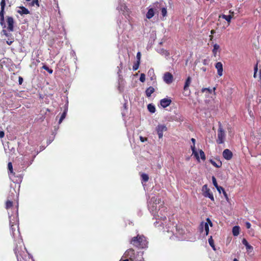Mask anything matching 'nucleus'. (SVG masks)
Segmentation results:
<instances>
[{
	"label": "nucleus",
	"mask_w": 261,
	"mask_h": 261,
	"mask_svg": "<svg viewBox=\"0 0 261 261\" xmlns=\"http://www.w3.org/2000/svg\"><path fill=\"white\" fill-rule=\"evenodd\" d=\"M31 6H34V5H36L38 7L39 6L38 0H33L31 3Z\"/></svg>",
	"instance_id": "obj_36"
},
{
	"label": "nucleus",
	"mask_w": 261,
	"mask_h": 261,
	"mask_svg": "<svg viewBox=\"0 0 261 261\" xmlns=\"http://www.w3.org/2000/svg\"><path fill=\"white\" fill-rule=\"evenodd\" d=\"M154 92V89L153 87L150 86L148 87L145 91L147 97H149Z\"/></svg>",
	"instance_id": "obj_20"
},
{
	"label": "nucleus",
	"mask_w": 261,
	"mask_h": 261,
	"mask_svg": "<svg viewBox=\"0 0 261 261\" xmlns=\"http://www.w3.org/2000/svg\"><path fill=\"white\" fill-rule=\"evenodd\" d=\"M67 110L65 109L64 110V111L63 112V113L62 114V115L60 117V118L59 119V124H60L62 122V121L64 119V118H65V117L66 116V114H67Z\"/></svg>",
	"instance_id": "obj_25"
},
{
	"label": "nucleus",
	"mask_w": 261,
	"mask_h": 261,
	"mask_svg": "<svg viewBox=\"0 0 261 261\" xmlns=\"http://www.w3.org/2000/svg\"><path fill=\"white\" fill-rule=\"evenodd\" d=\"M3 32H4V34L7 36V37H9V35L8 34V33L6 32V31L5 30H3Z\"/></svg>",
	"instance_id": "obj_49"
},
{
	"label": "nucleus",
	"mask_w": 261,
	"mask_h": 261,
	"mask_svg": "<svg viewBox=\"0 0 261 261\" xmlns=\"http://www.w3.org/2000/svg\"><path fill=\"white\" fill-rule=\"evenodd\" d=\"M167 128L165 125L159 124L156 127V130L160 139L163 136V132L167 131Z\"/></svg>",
	"instance_id": "obj_6"
},
{
	"label": "nucleus",
	"mask_w": 261,
	"mask_h": 261,
	"mask_svg": "<svg viewBox=\"0 0 261 261\" xmlns=\"http://www.w3.org/2000/svg\"><path fill=\"white\" fill-rule=\"evenodd\" d=\"M213 93H215V87H213Z\"/></svg>",
	"instance_id": "obj_54"
},
{
	"label": "nucleus",
	"mask_w": 261,
	"mask_h": 261,
	"mask_svg": "<svg viewBox=\"0 0 261 261\" xmlns=\"http://www.w3.org/2000/svg\"><path fill=\"white\" fill-rule=\"evenodd\" d=\"M126 253H127L128 254H131L132 255H134L135 250L133 249H129L126 251Z\"/></svg>",
	"instance_id": "obj_37"
},
{
	"label": "nucleus",
	"mask_w": 261,
	"mask_h": 261,
	"mask_svg": "<svg viewBox=\"0 0 261 261\" xmlns=\"http://www.w3.org/2000/svg\"><path fill=\"white\" fill-rule=\"evenodd\" d=\"M161 219L163 220H166V216L161 217Z\"/></svg>",
	"instance_id": "obj_51"
},
{
	"label": "nucleus",
	"mask_w": 261,
	"mask_h": 261,
	"mask_svg": "<svg viewBox=\"0 0 261 261\" xmlns=\"http://www.w3.org/2000/svg\"><path fill=\"white\" fill-rule=\"evenodd\" d=\"M15 247L14 249V253L16 256L17 261H22L26 256L25 248L23 243L22 239L16 240Z\"/></svg>",
	"instance_id": "obj_2"
},
{
	"label": "nucleus",
	"mask_w": 261,
	"mask_h": 261,
	"mask_svg": "<svg viewBox=\"0 0 261 261\" xmlns=\"http://www.w3.org/2000/svg\"><path fill=\"white\" fill-rule=\"evenodd\" d=\"M13 42H14L13 38H11V39L8 38V40L6 41V42L8 45H11Z\"/></svg>",
	"instance_id": "obj_40"
},
{
	"label": "nucleus",
	"mask_w": 261,
	"mask_h": 261,
	"mask_svg": "<svg viewBox=\"0 0 261 261\" xmlns=\"http://www.w3.org/2000/svg\"><path fill=\"white\" fill-rule=\"evenodd\" d=\"M213 166L216 167H220L222 166V163L219 162L218 163H216L215 162H213Z\"/></svg>",
	"instance_id": "obj_39"
},
{
	"label": "nucleus",
	"mask_w": 261,
	"mask_h": 261,
	"mask_svg": "<svg viewBox=\"0 0 261 261\" xmlns=\"http://www.w3.org/2000/svg\"><path fill=\"white\" fill-rule=\"evenodd\" d=\"M130 243L135 247L139 248H144L147 247V242L143 236L138 235L133 237L130 241Z\"/></svg>",
	"instance_id": "obj_3"
},
{
	"label": "nucleus",
	"mask_w": 261,
	"mask_h": 261,
	"mask_svg": "<svg viewBox=\"0 0 261 261\" xmlns=\"http://www.w3.org/2000/svg\"><path fill=\"white\" fill-rule=\"evenodd\" d=\"M13 206V202L11 200H8L6 202V208L9 209Z\"/></svg>",
	"instance_id": "obj_28"
},
{
	"label": "nucleus",
	"mask_w": 261,
	"mask_h": 261,
	"mask_svg": "<svg viewBox=\"0 0 261 261\" xmlns=\"http://www.w3.org/2000/svg\"><path fill=\"white\" fill-rule=\"evenodd\" d=\"M8 169L10 172V178L14 182H19L22 180V177L18 176L16 177L15 173L13 172V166L11 162H9L8 164Z\"/></svg>",
	"instance_id": "obj_4"
},
{
	"label": "nucleus",
	"mask_w": 261,
	"mask_h": 261,
	"mask_svg": "<svg viewBox=\"0 0 261 261\" xmlns=\"http://www.w3.org/2000/svg\"><path fill=\"white\" fill-rule=\"evenodd\" d=\"M213 34L215 33V31L214 30H213Z\"/></svg>",
	"instance_id": "obj_59"
},
{
	"label": "nucleus",
	"mask_w": 261,
	"mask_h": 261,
	"mask_svg": "<svg viewBox=\"0 0 261 261\" xmlns=\"http://www.w3.org/2000/svg\"><path fill=\"white\" fill-rule=\"evenodd\" d=\"M140 140L142 142H144L147 140V138H144L142 136L140 137Z\"/></svg>",
	"instance_id": "obj_43"
},
{
	"label": "nucleus",
	"mask_w": 261,
	"mask_h": 261,
	"mask_svg": "<svg viewBox=\"0 0 261 261\" xmlns=\"http://www.w3.org/2000/svg\"><path fill=\"white\" fill-rule=\"evenodd\" d=\"M5 136V133L3 130H0V138H3Z\"/></svg>",
	"instance_id": "obj_46"
},
{
	"label": "nucleus",
	"mask_w": 261,
	"mask_h": 261,
	"mask_svg": "<svg viewBox=\"0 0 261 261\" xmlns=\"http://www.w3.org/2000/svg\"><path fill=\"white\" fill-rule=\"evenodd\" d=\"M213 186H214L216 188L217 191L219 192V193L220 194H221V192H222L223 194L224 195V196L225 197V198H227V195L226 192L225 191L224 189L222 187L218 186V185L217 182V181H216V179L214 176H213Z\"/></svg>",
	"instance_id": "obj_9"
},
{
	"label": "nucleus",
	"mask_w": 261,
	"mask_h": 261,
	"mask_svg": "<svg viewBox=\"0 0 261 261\" xmlns=\"http://www.w3.org/2000/svg\"><path fill=\"white\" fill-rule=\"evenodd\" d=\"M220 47L218 44H215L213 45V53H214V51H218V53H220Z\"/></svg>",
	"instance_id": "obj_29"
},
{
	"label": "nucleus",
	"mask_w": 261,
	"mask_h": 261,
	"mask_svg": "<svg viewBox=\"0 0 261 261\" xmlns=\"http://www.w3.org/2000/svg\"><path fill=\"white\" fill-rule=\"evenodd\" d=\"M246 227L249 229L251 227V224L248 222H246Z\"/></svg>",
	"instance_id": "obj_48"
},
{
	"label": "nucleus",
	"mask_w": 261,
	"mask_h": 261,
	"mask_svg": "<svg viewBox=\"0 0 261 261\" xmlns=\"http://www.w3.org/2000/svg\"><path fill=\"white\" fill-rule=\"evenodd\" d=\"M242 243L246 246V249L248 251H251L253 250V247L249 244L247 241L245 239L242 240Z\"/></svg>",
	"instance_id": "obj_18"
},
{
	"label": "nucleus",
	"mask_w": 261,
	"mask_h": 261,
	"mask_svg": "<svg viewBox=\"0 0 261 261\" xmlns=\"http://www.w3.org/2000/svg\"><path fill=\"white\" fill-rule=\"evenodd\" d=\"M201 92L203 94H204L205 96L206 97L209 96L210 95L212 94V90L210 89L209 88H202L201 89Z\"/></svg>",
	"instance_id": "obj_19"
},
{
	"label": "nucleus",
	"mask_w": 261,
	"mask_h": 261,
	"mask_svg": "<svg viewBox=\"0 0 261 261\" xmlns=\"http://www.w3.org/2000/svg\"><path fill=\"white\" fill-rule=\"evenodd\" d=\"M22 82H23V78L21 76H19V79H18L19 84V85L22 84Z\"/></svg>",
	"instance_id": "obj_45"
},
{
	"label": "nucleus",
	"mask_w": 261,
	"mask_h": 261,
	"mask_svg": "<svg viewBox=\"0 0 261 261\" xmlns=\"http://www.w3.org/2000/svg\"><path fill=\"white\" fill-rule=\"evenodd\" d=\"M17 12L21 15L30 14L29 10L23 6L20 7L19 10L17 11Z\"/></svg>",
	"instance_id": "obj_16"
},
{
	"label": "nucleus",
	"mask_w": 261,
	"mask_h": 261,
	"mask_svg": "<svg viewBox=\"0 0 261 261\" xmlns=\"http://www.w3.org/2000/svg\"><path fill=\"white\" fill-rule=\"evenodd\" d=\"M131 257H132V255H130V257H129V259H132Z\"/></svg>",
	"instance_id": "obj_58"
},
{
	"label": "nucleus",
	"mask_w": 261,
	"mask_h": 261,
	"mask_svg": "<svg viewBox=\"0 0 261 261\" xmlns=\"http://www.w3.org/2000/svg\"><path fill=\"white\" fill-rule=\"evenodd\" d=\"M240 232V227L238 226H235L232 228V233L234 236L239 235Z\"/></svg>",
	"instance_id": "obj_23"
},
{
	"label": "nucleus",
	"mask_w": 261,
	"mask_h": 261,
	"mask_svg": "<svg viewBox=\"0 0 261 261\" xmlns=\"http://www.w3.org/2000/svg\"><path fill=\"white\" fill-rule=\"evenodd\" d=\"M141 56V55L140 52L137 53V56H136L137 59V62H140Z\"/></svg>",
	"instance_id": "obj_41"
},
{
	"label": "nucleus",
	"mask_w": 261,
	"mask_h": 261,
	"mask_svg": "<svg viewBox=\"0 0 261 261\" xmlns=\"http://www.w3.org/2000/svg\"><path fill=\"white\" fill-rule=\"evenodd\" d=\"M42 68L44 69V70H46L50 74H51L53 72V70L49 68L46 65H43L42 66Z\"/></svg>",
	"instance_id": "obj_30"
},
{
	"label": "nucleus",
	"mask_w": 261,
	"mask_h": 261,
	"mask_svg": "<svg viewBox=\"0 0 261 261\" xmlns=\"http://www.w3.org/2000/svg\"><path fill=\"white\" fill-rule=\"evenodd\" d=\"M4 10H1L0 11V24L4 28L6 27L4 20Z\"/></svg>",
	"instance_id": "obj_17"
},
{
	"label": "nucleus",
	"mask_w": 261,
	"mask_h": 261,
	"mask_svg": "<svg viewBox=\"0 0 261 261\" xmlns=\"http://www.w3.org/2000/svg\"><path fill=\"white\" fill-rule=\"evenodd\" d=\"M208 243L212 247V236H211L208 239Z\"/></svg>",
	"instance_id": "obj_44"
},
{
	"label": "nucleus",
	"mask_w": 261,
	"mask_h": 261,
	"mask_svg": "<svg viewBox=\"0 0 261 261\" xmlns=\"http://www.w3.org/2000/svg\"><path fill=\"white\" fill-rule=\"evenodd\" d=\"M141 176V178H142V181L143 182H146L148 181V180L149 179V176L147 174L142 173Z\"/></svg>",
	"instance_id": "obj_26"
},
{
	"label": "nucleus",
	"mask_w": 261,
	"mask_h": 261,
	"mask_svg": "<svg viewBox=\"0 0 261 261\" xmlns=\"http://www.w3.org/2000/svg\"><path fill=\"white\" fill-rule=\"evenodd\" d=\"M7 23L8 24L7 29L9 32H13L14 31V21L13 17L11 16H7L6 18Z\"/></svg>",
	"instance_id": "obj_7"
},
{
	"label": "nucleus",
	"mask_w": 261,
	"mask_h": 261,
	"mask_svg": "<svg viewBox=\"0 0 261 261\" xmlns=\"http://www.w3.org/2000/svg\"><path fill=\"white\" fill-rule=\"evenodd\" d=\"M191 78L190 76H188L185 82V85L184 87V91H186L188 90L190 85L191 84Z\"/></svg>",
	"instance_id": "obj_21"
},
{
	"label": "nucleus",
	"mask_w": 261,
	"mask_h": 261,
	"mask_svg": "<svg viewBox=\"0 0 261 261\" xmlns=\"http://www.w3.org/2000/svg\"><path fill=\"white\" fill-rule=\"evenodd\" d=\"M119 261H129V260L128 259H125L124 260H120Z\"/></svg>",
	"instance_id": "obj_53"
},
{
	"label": "nucleus",
	"mask_w": 261,
	"mask_h": 261,
	"mask_svg": "<svg viewBox=\"0 0 261 261\" xmlns=\"http://www.w3.org/2000/svg\"><path fill=\"white\" fill-rule=\"evenodd\" d=\"M213 56L215 57H218L219 58L220 57V53H218V51H214V53H213Z\"/></svg>",
	"instance_id": "obj_42"
},
{
	"label": "nucleus",
	"mask_w": 261,
	"mask_h": 261,
	"mask_svg": "<svg viewBox=\"0 0 261 261\" xmlns=\"http://www.w3.org/2000/svg\"><path fill=\"white\" fill-rule=\"evenodd\" d=\"M147 109L148 111L152 113H153L155 112V108L154 106L151 103L148 105Z\"/></svg>",
	"instance_id": "obj_24"
},
{
	"label": "nucleus",
	"mask_w": 261,
	"mask_h": 261,
	"mask_svg": "<svg viewBox=\"0 0 261 261\" xmlns=\"http://www.w3.org/2000/svg\"><path fill=\"white\" fill-rule=\"evenodd\" d=\"M18 207V205L17 206ZM17 214L16 216L11 215L9 216V221L10 225V233L12 237L15 240L21 239L20 238V233L18 227V207L16 210Z\"/></svg>",
	"instance_id": "obj_1"
},
{
	"label": "nucleus",
	"mask_w": 261,
	"mask_h": 261,
	"mask_svg": "<svg viewBox=\"0 0 261 261\" xmlns=\"http://www.w3.org/2000/svg\"><path fill=\"white\" fill-rule=\"evenodd\" d=\"M161 13H162V16L164 17H166L167 16V9L166 8H162L161 9Z\"/></svg>",
	"instance_id": "obj_31"
},
{
	"label": "nucleus",
	"mask_w": 261,
	"mask_h": 261,
	"mask_svg": "<svg viewBox=\"0 0 261 261\" xmlns=\"http://www.w3.org/2000/svg\"><path fill=\"white\" fill-rule=\"evenodd\" d=\"M200 231L202 232L204 230L205 231V235L207 236L209 232L208 224L206 222H201L200 225Z\"/></svg>",
	"instance_id": "obj_11"
},
{
	"label": "nucleus",
	"mask_w": 261,
	"mask_h": 261,
	"mask_svg": "<svg viewBox=\"0 0 261 261\" xmlns=\"http://www.w3.org/2000/svg\"><path fill=\"white\" fill-rule=\"evenodd\" d=\"M223 156L225 159L230 160L232 157V153L228 149H225L223 152Z\"/></svg>",
	"instance_id": "obj_15"
},
{
	"label": "nucleus",
	"mask_w": 261,
	"mask_h": 261,
	"mask_svg": "<svg viewBox=\"0 0 261 261\" xmlns=\"http://www.w3.org/2000/svg\"><path fill=\"white\" fill-rule=\"evenodd\" d=\"M154 15V10L153 8H150L147 14H146V17L148 18V19H150Z\"/></svg>",
	"instance_id": "obj_22"
},
{
	"label": "nucleus",
	"mask_w": 261,
	"mask_h": 261,
	"mask_svg": "<svg viewBox=\"0 0 261 261\" xmlns=\"http://www.w3.org/2000/svg\"><path fill=\"white\" fill-rule=\"evenodd\" d=\"M210 162L211 163H212V159H210Z\"/></svg>",
	"instance_id": "obj_57"
},
{
	"label": "nucleus",
	"mask_w": 261,
	"mask_h": 261,
	"mask_svg": "<svg viewBox=\"0 0 261 261\" xmlns=\"http://www.w3.org/2000/svg\"><path fill=\"white\" fill-rule=\"evenodd\" d=\"M215 68L217 70V74L219 76H221L223 75V64L221 62H218L216 63Z\"/></svg>",
	"instance_id": "obj_13"
},
{
	"label": "nucleus",
	"mask_w": 261,
	"mask_h": 261,
	"mask_svg": "<svg viewBox=\"0 0 261 261\" xmlns=\"http://www.w3.org/2000/svg\"><path fill=\"white\" fill-rule=\"evenodd\" d=\"M140 81L141 82H144L145 81V75L144 73H141L140 76Z\"/></svg>",
	"instance_id": "obj_35"
},
{
	"label": "nucleus",
	"mask_w": 261,
	"mask_h": 261,
	"mask_svg": "<svg viewBox=\"0 0 261 261\" xmlns=\"http://www.w3.org/2000/svg\"><path fill=\"white\" fill-rule=\"evenodd\" d=\"M172 100L170 98H165L160 100V105L163 108H165L169 106Z\"/></svg>",
	"instance_id": "obj_14"
},
{
	"label": "nucleus",
	"mask_w": 261,
	"mask_h": 261,
	"mask_svg": "<svg viewBox=\"0 0 261 261\" xmlns=\"http://www.w3.org/2000/svg\"><path fill=\"white\" fill-rule=\"evenodd\" d=\"M233 261H239L237 258H234Z\"/></svg>",
	"instance_id": "obj_56"
},
{
	"label": "nucleus",
	"mask_w": 261,
	"mask_h": 261,
	"mask_svg": "<svg viewBox=\"0 0 261 261\" xmlns=\"http://www.w3.org/2000/svg\"><path fill=\"white\" fill-rule=\"evenodd\" d=\"M213 250H215V249H215V246H214V244H213Z\"/></svg>",
	"instance_id": "obj_55"
},
{
	"label": "nucleus",
	"mask_w": 261,
	"mask_h": 261,
	"mask_svg": "<svg viewBox=\"0 0 261 261\" xmlns=\"http://www.w3.org/2000/svg\"><path fill=\"white\" fill-rule=\"evenodd\" d=\"M257 69H257V64H256L254 68V72L253 76L255 78L256 77V73L257 72Z\"/></svg>",
	"instance_id": "obj_38"
},
{
	"label": "nucleus",
	"mask_w": 261,
	"mask_h": 261,
	"mask_svg": "<svg viewBox=\"0 0 261 261\" xmlns=\"http://www.w3.org/2000/svg\"><path fill=\"white\" fill-rule=\"evenodd\" d=\"M259 78H260V79L261 80V69H260V71H259Z\"/></svg>",
	"instance_id": "obj_52"
},
{
	"label": "nucleus",
	"mask_w": 261,
	"mask_h": 261,
	"mask_svg": "<svg viewBox=\"0 0 261 261\" xmlns=\"http://www.w3.org/2000/svg\"><path fill=\"white\" fill-rule=\"evenodd\" d=\"M139 65H140V62H137L136 63L134 64V65H133V69L134 70V71H136L137 70L138 68H139Z\"/></svg>",
	"instance_id": "obj_32"
},
{
	"label": "nucleus",
	"mask_w": 261,
	"mask_h": 261,
	"mask_svg": "<svg viewBox=\"0 0 261 261\" xmlns=\"http://www.w3.org/2000/svg\"><path fill=\"white\" fill-rule=\"evenodd\" d=\"M222 17L223 18L225 19L227 21V22L229 23L231 21V18H232V15H222Z\"/></svg>",
	"instance_id": "obj_27"
},
{
	"label": "nucleus",
	"mask_w": 261,
	"mask_h": 261,
	"mask_svg": "<svg viewBox=\"0 0 261 261\" xmlns=\"http://www.w3.org/2000/svg\"><path fill=\"white\" fill-rule=\"evenodd\" d=\"M207 221L208 222V223L209 224V225H210L211 227H212V221L211 220V219L210 218H207L206 219Z\"/></svg>",
	"instance_id": "obj_47"
},
{
	"label": "nucleus",
	"mask_w": 261,
	"mask_h": 261,
	"mask_svg": "<svg viewBox=\"0 0 261 261\" xmlns=\"http://www.w3.org/2000/svg\"><path fill=\"white\" fill-rule=\"evenodd\" d=\"M210 33H211V35H210V40H212V30H211L210 31Z\"/></svg>",
	"instance_id": "obj_50"
},
{
	"label": "nucleus",
	"mask_w": 261,
	"mask_h": 261,
	"mask_svg": "<svg viewBox=\"0 0 261 261\" xmlns=\"http://www.w3.org/2000/svg\"><path fill=\"white\" fill-rule=\"evenodd\" d=\"M6 6L5 0H2L1 2V10H4Z\"/></svg>",
	"instance_id": "obj_34"
},
{
	"label": "nucleus",
	"mask_w": 261,
	"mask_h": 261,
	"mask_svg": "<svg viewBox=\"0 0 261 261\" xmlns=\"http://www.w3.org/2000/svg\"><path fill=\"white\" fill-rule=\"evenodd\" d=\"M203 195L205 197H208L212 200V194L210 193V189L208 188L207 185H204L202 188Z\"/></svg>",
	"instance_id": "obj_10"
},
{
	"label": "nucleus",
	"mask_w": 261,
	"mask_h": 261,
	"mask_svg": "<svg viewBox=\"0 0 261 261\" xmlns=\"http://www.w3.org/2000/svg\"><path fill=\"white\" fill-rule=\"evenodd\" d=\"M163 80L166 84H170L173 81V76L171 73L166 72L164 74Z\"/></svg>",
	"instance_id": "obj_8"
},
{
	"label": "nucleus",
	"mask_w": 261,
	"mask_h": 261,
	"mask_svg": "<svg viewBox=\"0 0 261 261\" xmlns=\"http://www.w3.org/2000/svg\"><path fill=\"white\" fill-rule=\"evenodd\" d=\"M199 153H200V158L202 160H205V154H204V152L202 150H200L199 151Z\"/></svg>",
	"instance_id": "obj_33"
},
{
	"label": "nucleus",
	"mask_w": 261,
	"mask_h": 261,
	"mask_svg": "<svg viewBox=\"0 0 261 261\" xmlns=\"http://www.w3.org/2000/svg\"><path fill=\"white\" fill-rule=\"evenodd\" d=\"M218 138L216 142L218 144H222L225 138V133L222 127L221 123L219 122V128L218 129Z\"/></svg>",
	"instance_id": "obj_5"
},
{
	"label": "nucleus",
	"mask_w": 261,
	"mask_h": 261,
	"mask_svg": "<svg viewBox=\"0 0 261 261\" xmlns=\"http://www.w3.org/2000/svg\"><path fill=\"white\" fill-rule=\"evenodd\" d=\"M191 141H192V143L193 144V145L191 146V149L192 150V154H194V156L197 160V161L198 162H199L200 161V156L199 155L198 153L196 150L195 147V144L196 140H195V139L192 138Z\"/></svg>",
	"instance_id": "obj_12"
}]
</instances>
